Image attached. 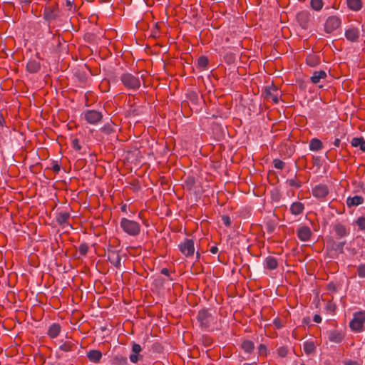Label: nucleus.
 I'll return each instance as SVG.
<instances>
[{
  "instance_id": "nucleus-56",
  "label": "nucleus",
  "mask_w": 365,
  "mask_h": 365,
  "mask_svg": "<svg viewBox=\"0 0 365 365\" xmlns=\"http://www.w3.org/2000/svg\"><path fill=\"white\" fill-rule=\"evenodd\" d=\"M161 274L166 275V276H169V270L167 268H163L161 270Z\"/></svg>"
},
{
  "instance_id": "nucleus-2",
  "label": "nucleus",
  "mask_w": 365,
  "mask_h": 365,
  "mask_svg": "<svg viewBox=\"0 0 365 365\" xmlns=\"http://www.w3.org/2000/svg\"><path fill=\"white\" fill-rule=\"evenodd\" d=\"M120 78L126 89L137 91L140 87L141 83L138 76H135L130 73H124Z\"/></svg>"
},
{
  "instance_id": "nucleus-60",
  "label": "nucleus",
  "mask_w": 365,
  "mask_h": 365,
  "mask_svg": "<svg viewBox=\"0 0 365 365\" xmlns=\"http://www.w3.org/2000/svg\"><path fill=\"white\" fill-rule=\"evenodd\" d=\"M21 2L25 4H30L31 2V0H21Z\"/></svg>"
},
{
  "instance_id": "nucleus-29",
  "label": "nucleus",
  "mask_w": 365,
  "mask_h": 365,
  "mask_svg": "<svg viewBox=\"0 0 365 365\" xmlns=\"http://www.w3.org/2000/svg\"><path fill=\"white\" fill-rule=\"evenodd\" d=\"M322 142L318 138H313L309 142V149L312 151H318L322 148Z\"/></svg>"
},
{
  "instance_id": "nucleus-62",
  "label": "nucleus",
  "mask_w": 365,
  "mask_h": 365,
  "mask_svg": "<svg viewBox=\"0 0 365 365\" xmlns=\"http://www.w3.org/2000/svg\"><path fill=\"white\" fill-rule=\"evenodd\" d=\"M226 57H230V61H232V55L230 53V54H227Z\"/></svg>"
},
{
  "instance_id": "nucleus-61",
  "label": "nucleus",
  "mask_w": 365,
  "mask_h": 365,
  "mask_svg": "<svg viewBox=\"0 0 365 365\" xmlns=\"http://www.w3.org/2000/svg\"><path fill=\"white\" fill-rule=\"evenodd\" d=\"M360 187L361 188L362 191L364 192H365V188H364V183L363 182L360 183Z\"/></svg>"
},
{
  "instance_id": "nucleus-47",
  "label": "nucleus",
  "mask_w": 365,
  "mask_h": 365,
  "mask_svg": "<svg viewBox=\"0 0 365 365\" xmlns=\"http://www.w3.org/2000/svg\"><path fill=\"white\" fill-rule=\"evenodd\" d=\"M326 309L333 314L336 309V305L331 302H329L326 306Z\"/></svg>"
},
{
  "instance_id": "nucleus-4",
  "label": "nucleus",
  "mask_w": 365,
  "mask_h": 365,
  "mask_svg": "<svg viewBox=\"0 0 365 365\" xmlns=\"http://www.w3.org/2000/svg\"><path fill=\"white\" fill-rule=\"evenodd\" d=\"M197 321L201 328L209 329L216 322V318L209 311V309H203L199 311L197 314Z\"/></svg>"
},
{
  "instance_id": "nucleus-55",
  "label": "nucleus",
  "mask_w": 365,
  "mask_h": 365,
  "mask_svg": "<svg viewBox=\"0 0 365 365\" xmlns=\"http://www.w3.org/2000/svg\"><path fill=\"white\" fill-rule=\"evenodd\" d=\"M340 143H341V140L339 138H336L334 142V146L339 147Z\"/></svg>"
},
{
  "instance_id": "nucleus-13",
  "label": "nucleus",
  "mask_w": 365,
  "mask_h": 365,
  "mask_svg": "<svg viewBox=\"0 0 365 365\" xmlns=\"http://www.w3.org/2000/svg\"><path fill=\"white\" fill-rule=\"evenodd\" d=\"M297 235L301 241L307 242L311 239L312 232L308 226L302 225L297 229Z\"/></svg>"
},
{
  "instance_id": "nucleus-27",
  "label": "nucleus",
  "mask_w": 365,
  "mask_h": 365,
  "mask_svg": "<svg viewBox=\"0 0 365 365\" xmlns=\"http://www.w3.org/2000/svg\"><path fill=\"white\" fill-rule=\"evenodd\" d=\"M265 267L269 270H274L278 267V262L274 257L268 256L265 258Z\"/></svg>"
},
{
  "instance_id": "nucleus-19",
  "label": "nucleus",
  "mask_w": 365,
  "mask_h": 365,
  "mask_svg": "<svg viewBox=\"0 0 365 365\" xmlns=\"http://www.w3.org/2000/svg\"><path fill=\"white\" fill-rule=\"evenodd\" d=\"M364 197L359 195L349 197L346 199V205L348 207L358 206L364 203Z\"/></svg>"
},
{
  "instance_id": "nucleus-41",
  "label": "nucleus",
  "mask_w": 365,
  "mask_h": 365,
  "mask_svg": "<svg viewBox=\"0 0 365 365\" xmlns=\"http://www.w3.org/2000/svg\"><path fill=\"white\" fill-rule=\"evenodd\" d=\"M355 222L360 230H365V217H359Z\"/></svg>"
},
{
  "instance_id": "nucleus-23",
  "label": "nucleus",
  "mask_w": 365,
  "mask_h": 365,
  "mask_svg": "<svg viewBox=\"0 0 365 365\" xmlns=\"http://www.w3.org/2000/svg\"><path fill=\"white\" fill-rule=\"evenodd\" d=\"M346 4L348 8L353 11H358L363 6L361 0H346Z\"/></svg>"
},
{
  "instance_id": "nucleus-10",
  "label": "nucleus",
  "mask_w": 365,
  "mask_h": 365,
  "mask_svg": "<svg viewBox=\"0 0 365 365\" xmlns=\"http://www.w3.org/2000/svg\"><path fill=\"white\" fill-rule=\"evenodd\" d=\"M103 115L95 110H88L84 113V118L88 123L96 124L102 120Z\"/></svg>"
},
{
  "instance_id": "nucleus-48",
  "label": "nucleus",
  "mask_w": 365,
  "mask_h": 365,
  "mask_svg": "<svg viewBox=\"0 0 365 365\" xmlns=\"http://www.w3.org/2000/svg\"><path fill=\"white\" fill-rule=\"evenodd\" d=\"M222 221L223 224L227 227H230L231 225L230 217L227 215H223L222 217Z\"/></svg>"
},
{
  "instance_id": "nucleus-18",
  "label": "nucleus",
  "mask_w": 365,
  "mask_h": 365,
  "mask_svg": "<svg viewBox=\"0 0 365 365\" xmlns=\"http://www.w3.org/2000/svg\"><path fill=\"white\" fill-rule=\"evenodd\" d=\"M327 77V74L324 71H315L311 76L310 81L313 84H317L321 80L325 79Z\"/></svg>"
},
{
  "instance_id": "nucleus-22",
  "label": "nucleus",
  "mask_w": 365,
  "mask_h": 365,
  "mask_svg": "<svg viewBox=\"0 0 365 365\" xmlns=\"http://www.w3.org/2000/svg\"><path fill=\"white\" fill-rule=\"evenodd\" d=\"M77 346V342L74 341L73 340H69L64 341L60 346V350L68 352L74 350Z\"/></svg>"
},
{
  "instance_id": "nucleus-46",
  "label": "nucleus",
  "mask_w": 365,
  "mask_h": 365,
  "mask_svg": "<svg viewBox=\"0 0 365 365\" xmlns=\"http://www.w3.org/2000/svg\"><path fill=\"white\" fill-rule=\"evenodd\" d=\"M267 346L264 344H261L258 347V352L260 356H266L267 355Z\"/></svg>"
},
{
  "instance_id": "nucleus-63",
  "label": "nucleus",
  "mask_w": 365,
  "mask_h": 365,
  "mask_svg": "<svg viewBox=\"0 0 365 365\" xmlns=\"http://www.w3.org/2000/svg\"><path fill=\"white\" fill-rule=\"evenodd\" d=\"M268 231H269V232H272L273 231V229H272V227H269V228H268Z\"/></svg>"
},
{
  "instance_id": "nucleus-43",
  "label": "nucleus",
  "mask_w": 365,
  "mask_h": 365,
  "mask_svg": "<svg viewBox=\"0 0 365 365\" xmlns=\"http://www.w3.org/2000/svg\"><path fill=\"white\" fill-rule=\"evenodd\" d=\"M273 164H274V167L278 170L284 169V165H285V163L279 159H274L273 160Z\"/></svg>"
},
{
  "instance_id": "nucleus-28",
  "label": "nucleus",
  "mask_w": 365,
  "mask_h": 365,
  "mask_svg": "<svg viewBox=\"0 0 365 365\" xmlns=\"http://www.w3.org/2000/svg\"><path fill=\"white\" fill-rule=\"evenodd\" d=\"M351 144L353 147H359L362 152H365V140L363 137H356L351 140Z\"/></svg>"
},
{
  "instance_id": "nucleus-53",
  "label": "nucleus",
  "mask_w": 365,
  "mask_h": 365,
  "mask_svg": "<svg viewBox=\"0 0 365 365\" xmlns=\"http://www.w3.org/2000/svg\"><path fill=\"white\" fill-rule=\"evenodd\" d=\"M344 365H359V364L356 361L349 360L344 362Z\"/></svg>"
},
{
  "instance_id": "nucleus-1",
  "label": "nucleus",
  "mask_w": 365,
  "mask_h": 365,
  "mask_svg": "<svg viewBox=\"0 0 365 365\" xmlns=\"http://www.w3.org/2000/svg\"><path fill=\"white\" fill-rule=\"evenodd\" d=\"M120 227L127 235L136 237L140 233L141 226L138 222L123 217L120 221Z\"/></svg>"
},
{
  "instance_id": "nucleus-57",
  "label": "nucleus",
  "mask_w": 365,
  "mask_h": 365,
  "mask_svg": "<svg viewBox=\"0 0 365 365\" xmlns=\"http://www.w3.org/2000/svg\"><path fill=\"white\" fill-rule=\"evenodd\" d=\"M66 6H67V7H68V9H69V10H70V9H71V7H72V3H71V1H69V0H66Z\"/></svg>"
},
{
  "instance_id": "nucleus-38",
  "label": "nucleus",
  "mask_w": 365,
  "mask_h": 365,
  "mask_svg": "<svg viewBox=\"0 0 365 365\" xmlns=\"http://www.w3.org/2000/svg\"><path fill=\"white\" fill-rule=\"evenodd\" d=\"M287 183L290 187H294L295 188H299L302 186V182L297 180L296 178L292 179H287Z\"/></svg>"
},
{
  "instance_id": "nucleus-24",
  "label": "nucleus",
  "mask_w": 365,
  "mask_h": 365,
  "mask_svg": "<svg viewBox=\"0 0 365 365\" xmlns=\"http://www.w3.org/2000/svg\"><path fill=\"white\" fill-rule=\"evenodd\" d=\"M69 218H70L69 212H61L58 213V215L56 216V221L61 226H64L65 225H70L68 222V220Z\"/></svg>"
},
{
  "instance_id": "nucleus-44",
  "label": "nucleus",
  "mask_w": 365,
  "mask_h": 365,
  "mask_svg": "<svg viewBox=\"0 0 365 365\" xmlns=\"http://www.w3.org/2000/svg\"><path fill=\"white\" fill-rule=\"evenodd\" d=\"M188 98L194 103L197 104L198 103V95L195 92H190L188 94Z\"/></svg>"
},
{
  "instance_id": "nucleus-34",
  "label": "nucleus",
  "mask_w": 365,
  "mask_h": 365,
  "mask_svg": "<svg viewBox=\"0 0 365 365\" xmlns=\"http://www.w3.org/2000/svg\"><path fill=\"white\" fill-rule=\"evenodd\" d=\"M209 63V60L207 56H201L197 59V66L199 68L202 69H205L207 68Z\"/></svg>"
},
{
  "instance_id": "nucleus-37",
  "label": "nucleus",
  "mask_w": 365,
  "mask_h": 365,
  "mask_svg": "<svg viewBox=\"0 0 365 365\" xmlns=\"http://www.w3.org/2000/svg\"><path fill=\"white\" fill-rule=\"evenodd\" d=\"M101 130L105 133V134H107V135H109L112 133H113L115 130H114V126H113V123H107L106 125H104Z\"/></svg>"
},
{
  "instance_id": "nucleus-49",
  "label": "nucleus",
  "mask_w": 365,
  "mask_h": 365,
  "mask_svg": "<svg viewBox=\"0 0 365 365\" xmlns=\"http://www.w3.org/2000/svg\"><path fill=\"white\" fill-rule=\"evenodd\" d=\"M273 324L275 326L276 328L277 329H280L283 327L282 325V320L279 318H276L274 319V322H273Z\"/></svg>"
},
{
  "instance_id": "nucleus-51",
  "label": "nucleus",
  "mask_w": 365,
  "mask_h": 365,
  "mask_svg": "<svg viewBox=\"0 0 365 365\" xmlns=\"http://www.w3.org/2000/svg\"><path fill=\"white\" fill-rule=\"evenodd\" d=\"M52 169L53 171L58 173L60 170V165L57 163H54L53 164Z\"/></svg>"
},
{
  "instance_id": "nucleus-32",
  "label": "nucleus",
  "mask_w": 365,
  "mask_h": 365,
  "mask_svg": "<svg viewBox=\"0 0 365 365\" xmlns=\"http://www.w3.org/2000/svg\"><path fill=\"white\" fill-rule=\"evenodd\" d=\"M346 245V241L343 242H335L333 241L331 243V248L334 251L337 252L339 254L344 253V247Z\"/></svg>"
},
{
  "instance_id": "nucleus-21",
  "label": "nucleus",
  "mask_w": 365,
  "mask_h": 365,
  "mask_svg": "<svg viewBox=\"0 0 365 365\" xmlns=\"http://www.w3.org/2000/svg\"><path fill=\"white\" fill-rule=\"evenodd\" d=\"M40 68L41 63L36 60H30L26 64V70L31 73H37Z\"/></svg>"
},
{
  "instance_id": "nucleus-9",
  "label": "nucleus",
  "mask_w": 365,
  "mask_h": 365,
  "mask_svg": "<svg viewBox=\"0 0 365 365\" xmlns=\"http://www.w3.org/2000/svg\"><path fill=\"white\" fill-rule=\"evenodd\" d=\"M297 21L303 29L309 28L312 23V15L308 11H302L297 14Z\"/></svg>"
},
{
  "instance_id": "nucleus-12",
  "label": "nucleus",
  "mask_w": 365,
  "mask_h": 365,
  "mask_svg": "<svg viewBox=\"0 0 365 365\" xmlns=\"http://www.w3.org/2000/svg\"><path fill=\"white\" fill-rule=\"evenodd\" d=\"M344 36L347 41L357 42L360 38V31L356 27L351 26L345 31Z\"/></svg>"
},
{
  "instance_id": "nucleus-30",
  "label": "nucleus",
  "mask_w": 365,
  "mask_h": 365,
  "mask_svg": "<svg viewBox=\"0 0 365 365\" xmlns=\"http://www.w3.org/2000/svg\"><path fill=\"white\" fill-rule=\"evenodd\" d=\"M306 63L310 67H315L319 64L320 61L317 56L314 54H310L307 57Z\"/></svg>"
},
{
  "instance_id": "nucleus-36",
  "label": "nucleus",
  "mask_w": 365,
  "mask_h": 365,
  "mask_svg": "<svg viewBox=\"0 0 365 365\" xmlns=\"http://www.w3.org/2000/svg\"><path fill=\"white\" fill-rule=\"evenodd\" d=\"M113 363L116 365H126L128 363L127 358L123 356L117 355L113 358Z\"/></svg>"
},
{
  "instance_id": "nucleus-25",
  "label": "nucleus",
  "mask_w": 365,
  "mask_h": 365,
  "mask_svg": "<svg viewBox=\"0 0 365 365\" xmlns=\"http://www.w3.org/2000/svg\"><path fill=\"white\" fill-rule=\"evenodd\" d=\"M61 331V326L59 324L53 323L48 329V335L50 338L54 339L57 337Z\"/></svg>"
},
{
  "instance_id": "nucleus-8",
  "label": "nucleus",
  "mask_w": 365,
  "mask_h": 365,
  "mask_svg": "<svg viewBox=\"0 0 365 365\" xmlns=\"http://www.w3.org/2000/svg\"><path fill=\"white\" fill-rule=\"evenodd\" d=\"M264 98L267 101H272L274 103H277L279 102L280 91L274 84L266 86L264 88Z\"/></svg>"
},
{
  "instance_id": "nucleus-45",
  "label": "nucleus",
  "mask_w": 365,
  "mask_h": 365,
  "mask_svg": "<svg viewBox=\"0 0 365 365\" xmlns=\"http://www.w3.org/2000/svg\"><path fill=\"white\" fill-rule=\"evenodd\" d=\"M71 145L75 150L79 151L81 149V146L78 138H74L72 140Z\"/></svg>"
},
{
  "instance_id": "nucleus-59",
  "label": "nucleus",
  "mask_w": 365,
  "mask_h": 365,
  "mask_svg": "<svg viewBox=\"0 0 365 365\" xmlns=\"http://www.w3.org/2000/svg\"><path fill=\"white\" fill-rule=\"evenodd\" d=\"M4 123V118L2 115H0V127L3 125Z\"/></svg>"
},
{
  "instance_id": "nucleus-31",
  "label": "nucleus",
  "mask_w": 365,
  "mask_h": 365,
  "mask_svg": "<svg viewBox=\"0 0 365 365\" xmlns=\"http://www.w3.org/2000/svg\"><path fill=\"white\" fill-rule=\"evenodd\" d=\"M241 347L246 353L251 354L255 349V344L250 340H245L242 343Z\"/></svg>"
},
{
  "instance_id": "nucleus-39",
  "label": "nucleus",
  "mask_w": 365,
  "mask_h": 365,
  "mask_svg": "<svg viewBox=\"0 0 365 365\" xmlns=\"http://www.w3.org/2000/svg\"><path fill=\"white\" fill-rule=\"evenodd\" d=\"M277 354L279 357L284 358L286 357L288 354L289 350L287 346H282L279 347L277 349Z\"/></svg>"
},
{
  "instance_id": "nucleus-7",
  "label": "nucleus",
  "mask_w": 365,
  "mask_h": 365,
  "mask_svg": "<svg viewBox=\"0 0 365 365\" xmlns=\"http://www.w3.org/2000/svg\"><path fill=\"white\" fill-rule=\"evenodd\" d=\"M178 248L186 257H192L195 253L194 241L192 239L186 238L179 244Z\"/></svg>"
},
{
  "instance_id": "nucleus-26",
  "label": "nucleus",
  "mask_w": 365,
  "mask_h": 365,
  "mask_svg": "<svg viewBox=\"0 0 365 365\" xmlns=\"http://www.w3.org/2000/svg\"><path fill=\"white\" fill-rule=\"evenodd\" d=\"M88 359L94 363H98L102 358V354L98 350H91L87 353Z\"/></svg>"
},
{
  "instance_id": "nucleus-5",
  "label": "nucleus",
  "mask_w": 365,
  "mask_h": 365,
  "mask_svg": "<svg viewBox=\"0 0 365 365\" xmlns=\"http://www.w3.org/2000/svg\"><path fill=\"white\" fill-rule=\"evenodd\" d=\"M365 323V311H360L354 314L353 319L349 323L351 329L356 332H361L364 330Z\"/></svg>"
},
{
  "instance_id": "nucleus-14",
  "label": "nucleus",
  "mask_w": 365,
  "mask_h": 365,
  "mask_svg": "<svg viewBox=\"0 0 365 365\" xmlns=\"http://www.w3.org/2000/svg\"><path fill=\"white\" fill-rule=\"evenodd\" d=\"M142 351L140 344L133 342L132 344V354L130 355V360L133 363H137L140 359H142L143 356L140 354Z\"/></svg>"
},
{
  "instance_id": "nucleus-33",
  "label": "nucleus",
  "mask_w": 365,
  "mask_h": 365,
  "mask_svg": "<svg viewBox=\"0 0 365 365\" xmlns=\"http://www.w3.org/2000/svg\"><path fill=\"white\" fill-rule=\"evenodd\" d=\"M304 351L307 354H310L315 351V346L312 341H307L304 344Z\"/></svg>"
},
{
  "instance_id": "nucleus-42",
  "label": "nucleus",
  "mask_w": 365,
  "mask_h": 365,
  "mask_svg": "<svg viewBox=\"0 0 365 365\" xmlns=\"http://www.w3.org/2000/svg\"><path fill=\"white\" fill-rule=\"evenodd\" d=\"M88 250H89V247L86 243L81 244L78 247V252L83 256H85L87 255Z\"/></svg>"
},
{
  "instance_id": "nucleus-20",
  "label": "nucleus",
  "mask_w": 365,
  "mask_h": 365,
  "mask_svg": "<svg viewBox=\"0 0 365 365\" xmlns=\"http://www.w3.org/2000/svg\"><path fill=\"white\" fill-rule=\"evenodd\" d=\"M343 339L344 334L338 330H333L329 333V339L331 342L340 343Z\"/></svg>"
},
{
  "instance_id": "nucleus-58",
  "label": "nucleus",
  "mask_w": 365,
  "mask_h": 365,
  "mask_svg": "<svg viewBox=\"0 0 365 365\" xmlns=\"http://www.w3.org/2000/svg\"><path fill=\"white\" fill-rule=\"evenodd\" d=\"M120 210L122 212H125L127 211V205L125 204L123 205L120 207Z\"/></svg>"
},
{
  "instance_id": "nucleus-15",
  "label": "nucleus",
  "mask_w": 365,
  "mask_h": 365,
  "mask_svg": "<svg viewBox=\"0 0 365 365\" xmlns=\"http://www.w3.org/2000/svg\"><path fill=\"white\" fill-rule=\"evenodd\" d=\"M304 209L305 206L304 203L299 201H296L291 204L289 211L292 215L299 216L303 214Z\"/></svg>"
},
{
  "instance_id": "nucleus-50",
  "label": "nucleus",
  "mask_w": 365,
  "mask_h": 365,
  "mask_svg": "<svg viewBox=\"0 0 365 365\" xmlns=\"http://www.w3.org/2000/svg\"><path fill=\"white\" fill-rule=\"evenodd\" d=\"M327 289L330 292H336V286L334 283L331 282L328 284L327 285Z\"/></svg>"
},
{
  "instance_id": "nucleus-6",
  "label": "nucleus",
  "mask_w": 365,
  "mask_h": 365,
  "mask_svg": "<svg viewBox=\"0 0 365 365\" xmlns=\"http://www.w3.org/2000/svg\"><path fill=\"white\" fill-rule=\"evenodd\" d=\"M341 20L337 16H330L324 23V31L327 34H331L341 26Z\"/></svg>"
},
{
  "instance_id": "nucleus-35",
  "label": "nucleus",
  "mask_w": 365,
  "mask_h": 365,
  "mask_svg": "<svg viewBox=\"0 0 365 365\" xmlns=\"http://www.w3.org/2000/svg\"><path fill=\"white\" fill-rule=\"evenodd\" d=\"M311 7L315 11H320L323 8L324 2L322 0H311Z\"/></svg>"
},
{
  "instance_id": "nucleus-40",
  "label": "nucleus",
  "mask_w": 365,
  "mask_h": 365,
  "mask_svg": "<svg viewBox=\"0 0 365 365\" xmlns=\"http://www.w3.org/2000/svg\"><path fill=\"white\" fill-rule=\"evenodd\" d=\"M356 273L360 278H365V264L361 263L359 264L357 267Z\"/></svg>"
},
{
  "instance_id": "nucleus-54",
  "label": "nucleus",
  "mask_w": 365,
  "mask_h": 365,
  "mask_svg": "<svg viewBox=\"0 0 365 365\" xmlns=\"http://www.w3.org/2000/svg\"><path fill=\"white\" fill-rule=\"evenodd\" d=\"M210 251L212 254H216L218 252V248L216 246H212L211 247Z\"/></svg>"
},
{
  "instance_id": "nucleus-16",
  "label": "nucleus",
  "mask_w": 365,
  "mask_h": 365,
  "mask_svg": "<svg viewBox=\"0 0 365 365\" xmlns=\"http://www.w3.org/2000/svg\"><path fill=\"white\" fill-rule=\"evenodd\" d=\"M108 259L110 261V262L112 264H113L116 268L119 269L120 267L121 257L118 252L108 251Z\"/></svg>"
},
{
  "instance_id": "nucleus-52",
  "label": "nucleus",
  "mask_w": 365,
  "mask_h": 365,
  "mask_svg": "<svg viewBox=\"0 0 365 365\" xmlns=\"http://www.w3.org/2000/svg\"><path fill=\"white\" fill-rule=\"evenodd\" d=\"M313 320L316 323H320L322 322V317L319 314H315L314 316Z\"/></svg>"
},
{
  "instance_id": "nucleus-11",
  "label": "nucleus",
  "mask_w": 365,
  "mask_h": 365,
  "mask_svg": "<svg viewBox=\"0 0 365 365\" xmlns=\"http://www.w3.org/2000/svg\"><path fill=\"white\" fill-rule=\"evenodd\" d=\"M312 193L314 197L322 200L329 195V190L327 185L319 184L312 189Z\"/></svg>"
},
{
  "instance_id": "nucleus-17",
  "label": "nucleus",
  "mask_w": 365,
  "mask_h": 365,
  "mask_svg": "<svg viewBox=\"0 0 365 365\" xmlns=\"http://www.w3.org/2000/svg\"><path fill=\"white\" fill-rule=\"evenodd\" d=\"M334 230L338 237H344L349 233V230L341 223H336L334 226Z\"/></svg>"
},
{
  "instance_id": "nucleus-3",
  "label": "nucleus",
  "mask_w": 365,
  "mask_h": 365,
  "mask_svg": "<svg viewBox=\"0 0 365 365\" xmlns=\"http://www.w3.org/2000/svg\"><path fill=\"white\" fill-rule=\"evenodd\" d=\"M43 19L51 22L61 16L58 4L56 2L47 3L43 9Z\"/></svg>"
},
{
  "instance_id": "nucleus-64",
  "label": "nucleus",
  "mask_w": 365,
  "mask_h": 365,
  "mask_svg": "<svg viewBox=\"0 0 365 365\" xmlns=\"http://www.w3.org/2000/svg\"><path fill=\"white\" fill-rule=\"evenodd\" d=\"M196 256H197V258H200V255L198 252L196 253Z\"/></svg>"
}]
</instances>
